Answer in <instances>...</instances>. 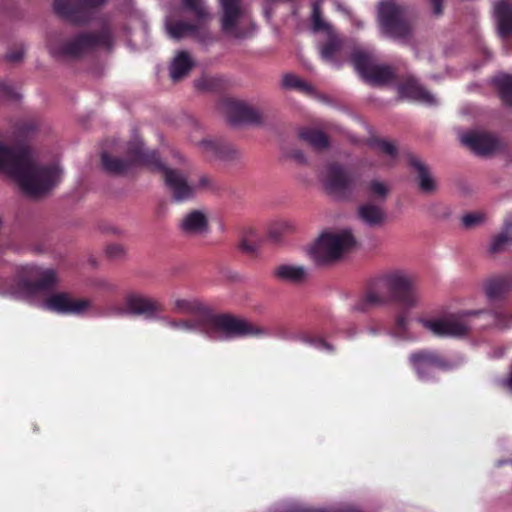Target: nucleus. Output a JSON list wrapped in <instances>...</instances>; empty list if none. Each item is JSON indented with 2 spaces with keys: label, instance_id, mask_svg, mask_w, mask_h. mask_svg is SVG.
<instances>
[{
  "label": "nucleus",
  "instance_id": "1",
  "mask_svg": "<svg viewBox=\"0 0 512 512\" xmlns=\"http://www.w3.org/2000/svg\"><path fill=\"white\" fill-rule=\"evenodd\" d=\"M419 301L420 293L414 277L403 269H388L368 279L363 293L354 302L351 310L368 313L373 308L388 305L413 309Z\"/></svg>",
  "mask_w": 512,
  "mask_h": 512
},
{
  "label": "nucleus",
  "instance_id": "2",
  "mask_svg": "<svg viewBox=\"0 0 512 512\" xmlns=\"http://www.w3.org/2000/svg\"><path fill=\"white\" fill-rule=\"evenodd\" d=\"M0 171L16 180L29 197L47 195L60 181V170L54 165H37L29 146H7L0 143Z\"/></svg>",
  "mask_w": 512,
  "mask_h": 512
},
{
  "label": "nucleus",
  "instance_id": "3",
  "mask_svg": "<svg viewBox=\"0 0 512 512\" xmlns=\"http://www.w3.org/2000/svg\"><path fill=\"white\" fill-rule=\"evenodd\" d=\"M173 311L196 316L202 334L212 340L243 338L263 334V330L244 318L230 313H214L196 298H178L173 302Z\"/></svg>",
  "mask_w": 512,
  "mask_h": 512
},
{
  "label": "nucleus",
  "instance_id": "4",
  "mask_svg": "<svg viewBox=\"0 0 512 512\" xmlns=\"http://www.w3.org/2000/svg\"><path fill=\"white\" fill-rule=\"evenodd\" d=\"M114 44L112 30L104 24L98 31L80 32L70 39H62L60 33H50L47 38L49 53L57 59H79L98 47L110 51Z\"/></svg>",
  "mask_w": 512,
  "mask_h": 512
},
{
  "label": "nucleus",
  "instance_id": "5",
  "mask_svg": "<svg viewBox=\"0 0 512 512\" xmlns=\"http://www.w3.org/2000/svg\"><path fill=\"white\" fill-rule=\"evenodd\" d=\"M357 242L349 230L322 233L311 248V256L318 265L334 263L354 249Z\"/></svg>",
  "mask_w": 512,
  "mask_h": 512
},
{
  "label": "nucleus",
  "instance_id": "6",
  "mask_svg": "<svg viewBox=\"0 0 512 512\" xmlns=\"http://www.w3.org/2000/svg\"><path fill=\"white\" fill-rule=\"evenodd\" d=\"M131 151L139 156L138 160L143 162L149 170L162 174L166 187L176 201L181 202L193 197L194 188L188 184L186 176L179 170L165 166L157 151L154 150L150 154H143L137 148Z\"/></svg>",
  "mask_w": 512,
  "mask_h": 512
},
{
  "label": "nucleus",
  "instance_id": "7",
  "mask_svg": "<svg viewBox=\"0 0 512 512\" xmlns=\"http://www.w3.org/2000/svg\"><path fill=\"white\" fill-rule=\"evenodd\" d=\"M378 18L383 32L402 42H408L412 36V24L407 19L403 7L393 1H383L379 4Z\"/></svg>",
  "mask_w": 512,
  "mask_h": 512
},
{
  "label": "nucleus",
  "instance_id": "8",
  "mask_svg": "<svg viewBox=\"0 0 512 512\" xmlns=\"http://www.w3.org/2000/svg\"><path fill=\"white\" fill-rule=\"evenodd\" d=\"M108 0H54L55 13L65 21L84 26L91 22L92 14L103 7Z\"/></svg>",
  "mask_w": 512,
  "mask_h": 512
},
{
  "label": "nucleus",
  "instance_id": "9",
  "mask_svg": "<svg viewBox=\"0 0 512 512\" xmlns=\"http://www.w3.org/2000/svg\"><path fill=\"white\" fill-rule=\"evenodd\" d=\"M164 311L161 301L135 290L126 292L123 305L116 308L117 315L143 316L146 319H155Z\"/></svg>",
  "mask_w": 512,
  "mask_h": 512
},
{
  "label": "nucleus",
  "instance_id": "10",
  "mask_svg": "<svg viewBox=\"0 0 512 512\" xmlns=\"http://www.w3.org/2000/svg\"><path fill=\"white\" fill-rule=\"evenodd\" d=\"M482 313H484V310H467L453 315L449 319L419 318L418 322L436 336H464L470 330L467 318Z\"/></svg>",
  "mask_w": 512,
  "mask_h": 512
},
{
  "label": "nucleus",
  "instance_id": "11",
  "mask_svg": "<svg viewBox=\"0 0 512 512\" xmlns=\"http://www.w3.org/2000/svg\"><path fill=\"white\" fill-rule=\"evenodd\" d=\"M358 184V176L347 171L338 163H331L327 166L325 185L327 190L343 200L353 197Z\"/></svg>",
  "mask_w": 512,
  "mask_h": 512
},
{
  "label": "nucleus",
  "instance_id": "12",
  "mask_svg": "<svg viewBox=\"0 0 512 512\" xmlns=\"http://www.w3.org/2000/svg\"><path fill=\"white\" fill-rule=\"evenodd\" d=\"M409 362L421 380L432 378L435 369L446 371L452 368V363L440 352L421 349L409 355Z\"/></svg>",
  "mask_w": 512,
  "mask_h": 512
},
{
  "label": "nucleus",
  "instance_id": "13",
  "mask_svg": "<svg viewBox=\"0 0 512 512\" xmlns=\"http://www.w3.org/2000/svg\"><path fill=\"white\" fill-rule=\"evenodd\" d=\"M137 148L143 154L153 153L154 150L147 149L141 141L129 142L126 150V159L112 156L108 152L101 154V164L105 172L112 175H123L134 166H144L145 164L138 160V155L132 153V149Z\"/></svg>",
  "mask_w": 512,
  "mask_h": 512
},
{
  "label": "nucleus",
  "instance_id": "14",
  "mask_svg": "<svg viewBox=\"0 0 512 512\" xmlns=\"http://www.w3.org/2000/svg\"><path fill=\"white\" fill-rule=\"evenodd\" d=\"M242 1L243 0H220L222 10L220 19L221 29L224 34L235 39L247 37V32L239 27V22L245 14Z\"/></svg>",
  "mask_w": 512,
  "mask_h": 512
},
{
  "label": "nucleus",
  "instance_id": "15",
  "mask_svg": "<svg viewBox=\"0 0 512 512\" xmlns=\"http://www.w3.org/2000/svg\"><path fill=\"white\" fill-rule=\"evenodd\" d=\"M168 35L175 39L180 40L186 36H190L201 44H209L213 41V37L207 25H204L196 20L193 22L187 21H173L166 25Z\"/></svg>",
  "mask_w": 512,
  "mask_h": 512
},
{
  "label": "nucleus",
  "instance_id": "16",
  "mask_svg": "<svg viewBox=\"0 0 512 512\" xmlns=\"http://www.w3.org/2000/svg\"><path fill=\"white\" fill-rule=\"evenodd\" d=\"M46 307L60 314L80 315L91 306L88 299H74L67 293H56L46 299Z\"/></svg>",
  "mask_w": 512,
  "mask_h": 512
},
{
  "label": "nucleus",
  "instance_id": "17",
  "mask_svg": "<svg viewBox=\"0 0 512 512\" xmlns=\"http://www.w3.org/2000/svg\"><path fill=\"white\" fill-rule=\"evenodd\" d=\"M228 121L233 125L261 124L262 115L259 110L242 101L229 100L226 102Z\"/></svg>",
  "mask_w": 512,
  "mask_h": 512
},
{
  "label": "nucleus",
  "instance_id": "18",
  "mask_svg": "<svg viewBox=\"0 0 512 512\" xmlns=\"http://www.w3.org/2000/svg\"><path fill=\"white\" fill-rule=\"evenodd\" d=\"M57 283L56 273L52 269L42 271L37 280L20 279L17 290L25 296H35L40 292L51 291Z\"/></svg>",
  "mask_w": 512,
  "mask_h": 512
},
{
  "label": "nucleus",
  "instance_id": "19",
  "mask_svg": "<svg viewBox=\"0 0 512 512\" xmlns=\"http://www.w3.org/2000/svg\"><path fill=\"white\" fill-rule=\"evenodd\" d=\"M461 142L477 155H488L497 150L498 139L485 132H469L461 137Z\"/></svg>",
  "mask_w": 512,
  "mask_h": 512
},
{
  "label": "nucleus",
  "instance_id": "20",
  "mask_svg": "<svg viewBox=\"0 0 512 512\" xmlns=\"http://www.w3.org/2000/svg\"><path fill=\"white\" fill-rule=\"evenodd\" d=\"M200 146L207 156L213 159L234 161L240 157V152L223 140L204 139L200 142Z\"/></svg>",
  "mask_w": 512,
  "mask_h": 512
},
{
  "label": "nucleus",
  "instance_id": "21",
  "mask_svg": "<svg viewBox=\"0 0 512 512\" xmlns=\"http://www.w3.org/2000/svg\"><path fill=\"white\" fill-rule=\"evenodd\" d=\"M357 218L365 225L374 228L382 226L387 220L385 209L375 202L360 204L356 210Z\"/></svg>",
  "mask_w": 512,
  "mask_h": 512
},
{
  "label": "nucleus",
  "instance_id": "22",
  "mask_svg": "<svg viewBox=\"0 0 512 512\" xmlns=\"http://www.w3.org/2000/svg\"><path fill=\"white\" fill-rule=\"evenodd\" d=\"M399 94L402 97L420 101L427 104H434L435 99L429 91L421 86L414 78H408L398 87Z\"/></svg>",
  "mask_w": 512,
  "mask_h": 512
},
{
  "label": "nucleus",
  "instance_id": "23",
  "mask_svg": "<svg viewBox=\"0 0 512 512\" xmlns=\"http://www.w3.org/2000/svg\"><path fill=\"white\" fill-rule=\"evenodd\" d=\"M180 228L187 235L201 234L207 230L208 220L204 213L193 210L183 217Z\"/></svg>",
  "mask_w": 512,
  "mask_h": 512
},
{
  "label": "nucleus",
  "instance_id": "24",
  "mask_svg": "<svg viewBox=\"0 0 512 512\" xmlns=\"http://www.w3.org/2000/svg\"><path fill=\"white\" fill-rule=\"evenodd\" d=\"M484 289L488 299L502 298L512 289V274L488 279L484 284Z\"/></svg>",
  "mask_w": 512,
  "mask_h": 512
},
{
  "label": "nucleus",
  "instance_id": "25",
  "mask_svg": "<svg viewBox=\"0 0 512 512\" xmlns=\"http://www.w3.org/2000/svg\"><path fill=\"white\" fill-rule=\"evenodd\" d=\"M408 164L418 174L419 188L424 193H431L435 190L436 185L430 176L428 167L415 155H408Z\"/></svg>",
  "mask_w": 512,
  "mask_h": 512
},
{
  "label": "nucleus",
  "instance_id": "26",
  "mask_svg": "<svg viewBox=\"0 0 512 512\" xmlns=\"http://www.w3.org/2000/svg\"><path fill=\"white\" fill-rule=\"evenodd\" d=\"M194 66V62L187 51H180L170 65V77L174 82L185 78Z\"/></svg>",
  "mask_w": 512,
  "mask_h": 512
},
{
  "label": "nucleus",
  "instance_id": "27",
  "mask_svg": "<svg viewBox=\"0 0 512 512\" xmlns=\"http://www.w3.org/2000/svg\"><path fill=\"white\" fill-rule=\"evenodd\" d=\"M495 15L499 34L502 37L512 35V4L507 1H500L495 6Z\"/></svg>",
  "mask_w": 512,
  "mask_h": 512
},
{
  "label": "nucleus",
  "instance_id": "28",
  "mask_svg": "<svg viewBox=\"0 0 512 512\" xmlns=\"http://www.w3.org/2000/svg\"><path fill=\"white\" fill-rule=\"evenodd\" d=\"M182 8L193 15V20L204 25H209L212 15L205 5L204 0H182Z\"/></svg>",
  "mask_w": 512,
  "mask_h": 512
},
{
  "label": "nucleus",
  "instance_id": "29",
  "mask_svg": "<svg viewBox=\"0 0 512 512\" xmlns=\"http://www.w3.org/2000/svg\"><path fill=\"white\" fill-rule=\"evenodd\" d=\"M299 137L316 150H325L329 147V137L321 130L315 128H303Z\"/></svg>",
  "mask_w": 512,
  "mask_h": 512
},
{
  "label": "nucleus",
  "instance_id": "30",
  "mask_svg": "<svg viewBox=\"0 0 512 512\" xmlns=\"http://www.w3.org/2000/svg\"><path fill=\"white\" fill-rule=\"evenodd\" d=\"M492 84L503 104L512 107V75L499 74L492 79Z\"/></svg>",
  "mask_w": 512,
  "mask_h": 512
},
{
  "label": "nucleus",
  "instance_id": "31",
  "mask_svg": "<svg viewBox=\"0 0 512 512\" xmlns=\"http://www.w3.org/2000/svg\"><path fill=\"white\" fill-rule=\"evenodd\" d=\"M274 275L283 281L299 283L305 279L306 271L303 266L280 265L274 270Z\"/></svg>",
  "mask_w": 512,
  "mask_h": 512
},
{
  "label": "nucleus",
  "instance_id": "32",
  "mask_svg": "<svg viewBox=\"0 0 512 512\" xmlns=\"http://www.w3.org/2000/svg\"><path fill=\"white\" fill-rule=\"evenodd\" d=\"M342 49V41L333 35H330L327 41L321 46L320 54L323 60L338 64V56Z\"/></svg>",
  "mask_w": 512,
  "mask_h": 512
},
{
  "label": "nucleus",
  "instance_id": "33",
  "mask_svg": "<svg viewBox=\"0 0 512 512\" xmlns=\"http://www.w3.org/2000/svg\"><path fill=\"white\" fill-rule=\"evenodd\" d=\"M350 61L360 76L365 79L375 65L369 53L356 50L351 54Z\"/></svg>",
  "mask_w": 512,
  "mask_h": 512
},
{
  "label": "nucleus",
  "instance_id": "34",
  "mask_svg": "<svg viewBox=\"0 0 512 512\" xmlns=\"http://www.w3.org/2000/svg\"><path fill=\"white\" fill-rule=\"evenodd\" d=\"M395 73L391 67L387 65H374L366 76L365 80L371 84L381 85L392 81Z\"/></svg>",
  "mask_w": 512,
  "mask_h": 512
},
{
  "label": "nucleus",
  "instance_id": "35",
  "mask_svg": "<svg viewBox=\"0 0 512 512\" xmlns=\"http://www.w3.org/2000/svg\"><path fill=\"white\" fill-rule=\"evenodd\" d=\"M368 197L378 202H385L390 193L389 186L380 180L373 179L364 185Z\"/></svg>",
  "mask_w": 512,
  "mask_h": 512
},
{
  "label": "nucleus",
  "instance_id": "36",
  "mask_svg": "<svg viewBox=\"0 0 512 512\" xmlns=\"http://www.w3.org/2000/svg\"><path fill=\"white\" fill-rule=\"evenodd\" d=\"M194 86L202 92H219L223 89V80L220 77L203 75L195 80Z\"/></svg>",
  "mask_w": 512,
  "mask_h": 512
},
{
  "label": "nucleus",
  "instance_id": "37",
  "mask_svg": "<svg viewBox=\"0 0 512 512\" xmlns=\"http://www.w3.org/2000/svg\"><path fill=\"white\" fill-rule=\"evenodd\" d=\"M298 339L304 344L313 346L328 353H333L335 350L333 345L327 342L323 337L313 335L310 332H301L298 335Z\"/></svg>",
  "mask_w": 512,
  "mask_h": 512
},
{
  "label": "nucleus",
  "instance_id": "38",
  "mask_svg": "<svg viewBox=\"0 0 512 512\" xmlns=\"http://www.w3.org/2000/svg\"><path fill=\"white\" fill-rule=\"evenodd\" d=\"M409 310L410 309L400 308V310L395 313L392 327L393 335L398 337H403L406 335L409 324Z\"/></svg>",
  "mask_w": 512,
  "mask_h": 512
},
{
  "label": "nucleus",
  "instance_id": "39",
  "mask_svg": "<svg viewBox=\"0 0 512 512\" xmlns=\"http://www.w3.org/2000/svg\"><path fill=\"white\" fill-rule=\"evenodd\" d=\"M369 146L371 148L377 149L381 154L388 156L391 160H396L398 156L397 146L385 139L381 138H372L369 140Z\"/></svg>",
  "mask_w": 512,
  "mask_h": 512
},
{
  "label": "nucleus",
  "instance_id": "40",
  "mask_svg": "<svg viewBox=\"0 0 512 512\" xmlns=\"http://www.w3.org/2000/svg\"><path fill=\"white\" fill-rule=\"evenodd\" d=\"M282 86L286 89H294L305 94H311L313 87L294 74H285L282 79Z\"/></svg>",
  "mask_w": 512,
  "mask_h": 512
},
{
  "label": "nucleus",
  "instance_id": "41",
  "mask_svg": "<svg viewBox=\"0 0 512 512\" xmlns=\"http://www.w3.org/2000/svg\"><path fill=\"white\" fill-rule=\"evenodd\" d=\"M512 224L508 221L505 222L504 231L500 234L496 235L492 240L490 245L491 253L501 252L508 243L512 242V232H511Z\"/></svg>",
  "mask_w": 512,
  "mask_h": 512
},
{
  "label": "nucleus",
  "instance_id": "42",
  "mask_svg": "<svg viewBox=\"0 0 512 512\" xmlns=\"http://www.w3.org/2000/svg\"><path fill=\"white\" fill-rule=\"evenodd\" d=\"M239 248L243 253L253 255L259 249V241L254 229H249L245 232L240 241Z\"/></svg>",
  "mask_w": 512,
  "mask_h": 512
},
{
  "label": "nucleus",
  "instance_id": "43",
  "mask_svg": "<svg viewBox=\"0 0 512 512\" xmlns=\"http://www.w3.org/2000/svg\"><path fill=\"white\" fill-rule=\"evenodd\" d=\"M293 230V225L287 221H278L271 225L268 237L274 243H279L283 235Z\"/></svg>",
  "mask_w": 512,
  "mask_h": 512
},
{
  "label": "nucleus",
  "instance_id": "44",
  "mask_svg": "<svg viewBox=\"0 0 512 512\" xmlns=\"http://www.w3.org/2000/svg\"><path fill=\"white\" fill-rule=\"evenodd\" d=\"M169 326L176 330L199 331L202 333V328L196 318L193 320H172L169 322Z\"/></svg>",
  "mask_w": 512,
  "mask_h": 512
},
{
  "label": "nucleus",
  "instance_id": "45",
  "mask_svg": "<svg viewBox=\"0 0 512 512\" xmlns=\"http://www.w3.org/2000/svg\"><path fill=\"white\" fill-rule=\"evenodd\" d=\"M312 22L314 31H324L329 28L328 24L322 19L321 9L317 3L313 4Z\"/></svg>",
  "mask_w": 512,
  "mask_h": 512
},
{
  "label": "nucleus",
  "instance_id": "46",
  "mask_svg": "<svg viewBox=\"0 0 512 512\" xmlns=\"http://www.w3.org/2000/svg\"><path fill=\"white\" fill-rule=\"evenodd\" d=\"M483 221V215L480 213H469L462 217V224L465 228H472Z\"/></svg>",
  "mask_w": 512,
  "mask_h": 512
},
{
  "label": "nucleus",
  "instance_id": "47",
  "mask_svg": "<svg viewBox=\"0 0 512 512\" xmlns=\"http://www.w3.org/2000/svg\"><path fill=\"white\" fill-rule=\"evenodd\" d=\"M24 53H25V49L22 45L20 46H17L13 49H11L7 55H6V59L9 61V62H20L23 57H24Z\"/></svg>",
  "mask_w": 512,
  "mask_h": 512
},
{
  "label": "nucleus",
  "instance_id": "48",
  "mask_svg": "<svg viewBox=\"0 0 512 512\" xmlns=\"http://www.w3.org/2000/svg\"><path fill=\"white\" fill-rule=\"evenodd\" d=\"M0 96L6 99H16L18 95L12 85L7 82L0 81Z\"/></svg>",
  "mask_w": 512,
  "mask_h": 512
},
{
  "label": "nucleus",
  "instance_id": "49",
  "mask_svg": "<svg viewBox=\"0 0 512 512\" xmlns=\"http://www.w3.org/2000/svg\"><path fill=\"white\" fill-rule=\"evenodd\" d=\"M106 253L109 258L117 259L125 254V248L121 244H111L107 246Z\"/></svg>",
  "mask_w": 512,
  "mask_h": 512
},
{
  "label": "nucleus",
  "instance_id": "50",
  "mask_svg": "<svg viewBox=\"0 0 512 512\" xmlns=\"http://www.w3.org/2000/svg\"><path fill=\"white\" fill-rule=\"evenodd\" d=\"M37 123L35 121H30V122H27V123H24L21 127V129L23 130V132L25 133H30V132H33L37 129Z\"/></svg>",
  "mask_w": 512,
  "mask_h": 512
},
{
  "label": "nucleus",
  "instance_id": "51",
  "mask_svg": "<svg viewBox=\"0 0 512 512\" xmlns=\"http://www.w3.org/2000/svg\"><path fill=\"white\" fill-rule=\"evenodd\" d=\"M291 157L293 159H295L299 163H305L306 162L305 154L302 151H300V150L292 151Z\"/></svg>",
  "mask_w": 512,
  "mask_h": 512
},
{
  "label": "nucleus",
  "instance_id": "52",
  "mask_svg": "<svg viewBox=\"0 0 512 512\" xmlns=\"http://www.w3.org/2000/svg\"><path fill=\"white\" fill-rule=\"evenodd\" d=\"M504 317V314L501 313V312H494V318H495V321H496V324L499 326V327H505L506 325H504L502 323V318Z\"/></svg>",
  "mask_w": 512,
  "mask_h": 512
},
{
  "label": "nucleus",
  "instance_id": "53",
  "mask_svg": "<svg viewBox=\"0 0 512 512\" xmlns=\"http://www.w3.org/2000/svg\"><path fill=\"white\" fill-rule=\"evenodd\" d=\"M201 187H208L210 185V179L207 176H202L199 180Z\"/></svg>",
  "mask_w": 512,
  "mask_h": 512
}]
</instances>
